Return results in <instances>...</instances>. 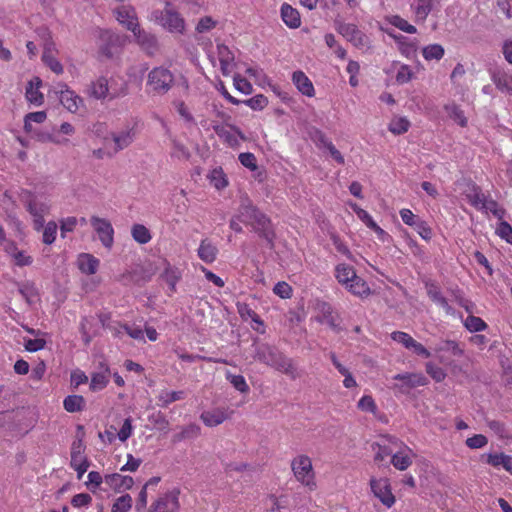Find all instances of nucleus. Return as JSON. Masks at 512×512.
I'll return each mask as SVG.
<instances>
[{"label":"nucleus","mask_w":512,"mask_h":512,"mask_svg":"<svg viewBox=\"0 0 512 512\" xmlns=\"http://www.w3.org/2000/svg\"><path fill=\"white\" fill-rule=\"evenodd\" d=\"M346 288L349 292L359 297H366L371 293L367 282L357 275L346 285Z\"/></svg>","instance_id":"nucleus-22"},{"label":"nucleus","mask_w":512,"mask_h":512,"mask_svg":"<svg viewBox=\"0 0 512 512\" xmlns=\"http://www.w3.org/2000/svg\"><path fill=\"white\" fill-rule=\"evenodd\" d=\"M63 406L69 413L81 412L86 406V401L81 395H68L63 401Z\"/></svg>","instance_id":"nucleus-24"},{"label":"nucleus","mask_w":512,"mask_h":512,"mask_svg":"<svg viewBox=\"0 0 512 512\" xmlns=\"http://www.w3.org/2000/svg\"><path fill=\"white\" fill-rule=\"evenodd\" d=\"M487 438L482 434H476L466 440V445L471 449L482 448L487 444Z\"/></svg>","instance_id":"nucleus-63"},{"label":"nucleus","mask_w":512,"mask_h":512,"mask_svg":"<svg viewBox=\"0 0 512 512\" xmlns=\"http://www.w3.org/2000/svg\"><path fill=\"white\" fill-rule=\"evenodd\" d=\"M211 184L218 190L225 188L228 185V180L221 167L214 168L210 174Z\"/></svg>","instance_id":"nucleus-34"},{"label":"nucleus","mask_w":512,"mask_h":512,"mask_svg":"<svg viewBox=\"0 0 512 512\" xmlns=\"http://www.w3.org/2000/svg\"><path fill=\"white\" fill-rule=\"evenodd\" d=\"M262 213L263 212H261L255 205H253L249 198H245L241 201L239 214L236 215V218L239 221L250 225L253 220H255Z\"/></svg>","instance_id":"nucleus-11"},{"label":"nucleus","mask_w":512,"mask_h":512,"mask_svg":"<svg viewBox=\"0 0 512 512\" xmlns=\"http://www.w3.org/2000/svg\"><path fill=\"white\" fill-rule=\"evenodd\" d=\"M150 423H152L158 430L163 431L165 433L169 430V422L166 419L165 415L158 411L153 413L148 417Z\"/></svg>","instance_id":"nucleus-40"},{"label":"nucleus","mask_w":512,"mask_h":512,"mask_svg":"<svg viewBox=\"0 0 512 512\" xmlns=\"http://www.w3.org/2000/svg\"><path fill=\"white\" fill-rule=\"evenodd\" d=\"M281 18L289 28L296 29L301 25L299 12L287 3L281 6Z\"/></svg>","instance_id":"nucleus-18"},{"label":"nucleus","mask_w":512,"mask_h":512,"mask_svg":"<svg viewBox=\"0 0 512 512\" xmlns=\"http://www.w3.org/2000/svg\"><path fill=\"white\" fill-rule=\"evenodd\" d=\"M438 350L451 352L454 356H462L464 353V350L459 346V344L453 340H446L442 342Z\"/></svg>","instance_id":"nucleus-50"},{"label":"nucleus","mask_w":512,"mask_h":512,"mask_svg":"<svg viewBox=\"0 0 512 512\" xmlns=\"http://www.w3.org/2000/svg\"><path fill=\"white\" fill-rule=\"evenodd\" d=\"M391 338L401 343L407 349H411V346L414 345V339L408 333L402 331L393 332Z\"/></svg>","instance_id":"nucleus-56"},{"label":"nucleus","mask_w":512,"mask_h":512,"mask_svg":"<svg viewBox=\"0 0 512 512\" xmlns=\"http://www.w3.org/2000/svg\"><path fill=\"white\" fill-rule=\"evenodd\" d=\"M201 419L205 425L212 427L221 424L225 420V415L222 412H204L201 415Z\"/></svg>","instance_id":"nucleus-45"},{"label":"nucleus","mask_w":512,"mask_h":512,"mask_svg":"<svg viewBox=\"0 0 512 512\" xmlns=\"http://www.w3.org/2000/svg\"><path fill=\"white\" fill-rule=\"evenodd\" d=\"M254 232L257 233L260 238L266 241V245L270 250L275 248L274 240L276 238V233L273 225L262 230H254Z\"/></svg>","instance_id":"nucleus-44"},{"label":"nucleus","mask_w":512,"mask_h":512,"mask_svg":"<svg viewBox=\"0 0 512 512\" xmlns=\"http://www.w3.org/2000/svg\"><path fill=\"white\" fill-rule=\"evenodd\" d=\"M242 104L249 106L255 111H261L268 105V99L263 94H258L252 98L241 100Z\"/></svg>","instance_id":"nucleus-37"},{"label":"nucleus","mask_w":512,"mask_h":512,"mask_svg":"<svg viewBox=\"0 0 512 512\" xmlns=\"http://www.w3.org/2000/svg\"><path fill=\"white\" fill-rule=\"evenodd\" d=\"M226 377L233 385V387L239 392L247 393L249 391V386L247 385L246 380L242 375H233L231 373H227Z\"/></svg>","instance_id":"nucleus-47"},{"label":"nucleus","mask_w":512,"mask_h":512,"mask_svg":"<svg viewBox=\"0 0 512 512\" xmlns=\"http://www.w3.org/2000/svg\"><path fill=\"white\" fill-rule=\"evenodd\" d=\"M422 54L426 60H440L444 55V48L440 44H431L423 48Z\"/></svg>","instance_id":"nucleus-35"},{"label":"nucleus","mask_w":512,"mask_h":512,"mask_svg":"<svg viewBox=\"0 0 512 512\" xmlns=\"http://www.w3.org/2000/svg\"><path fill=\"white\" fill-rule=\"evenodd\" d=\"M252 346L254 348L255 360L290 376L292 379L297 378L292 360L286 357L278 348L266 343L259 344L256 340Z\"/></svg>","instance_id":"nucleus-1"},{"label":"nucleus","mask_w":512,"mask_h":512,"mask_svg":"<svg viewBox=\"0 0 512 512\" xmlns=\"http://www.w3.org/2000/svg\"><path fill=\"white\" fill-rule=\"evenodd\" d=\"M58 93L60 94V102L65 108L73 113L78 110L79 103H82L83 100L79 96L75 95L73 91L69 90L66 84H59Z\"/></svg>","instance_id":"nucleus-12"},{"label":"nucleus","mask_w":512,"mask_h":512,"mask_svg":"<svg viewBox=\"0 0 512 512\" xmlns=\"http://www.w3.org/2000/svg\"><path fill=\"white\" fill-rule=\"evenodd\" d=\"M358 408L362 411L372 412L374 413L377 409V406L373 400V398L369 395H364L358 401Z\"/></svg>","instance_id":"nucleus-62"},{"label":"nucleus","mask_w":512,"mask_h":512,"mask_svg":"<svg viewBox=\"0 0 512 512\" xmlns=\"http://www.w3.org/2000/svg\"><path fill=\"white\" fill-rule=\"evenodd\" d=\"M464 326L470 332H480L487 328V324L480 317L469 315L464 321Z\"/></svg>","instance_id":"nucleus-36"},{"label":"nucleus","mask_w":512,"mask_h":512,"mask_svg":"<svg viewBox=\"0 0 512 512\" xmlns=\"http://www.w3.org/2000/svg\"><path fill=\"white\" fill-rule=\"evenodd\" d=\"M99 266V260L91 254L83 253L78 257V267L79 269L87 274L92 275L95 274Z\"/></svg>","instance_id":"nucleus-20"},{"label":"nucleus","mask_w":512,"mask_h":512,"mask_svg":"<svg viewBox=\"0 0 512 512\" xmlns=\"http://www.w3.org/2000/svg\"><path fill=\"white\" fill-rule=\"evenodd\" d=\"M109 380L105 373H93L91 376L90 390L99 391L104 389Z\"/></svg>","instance_id":"nucleus-46"},{"label":"nucleus","mask_w":512,"mask_h":512,"mask_svg":"<svg viewBox=\"0 0 512 512\" xmlns=\"http://www.w3.org/2000/svg\"><path fill=\"white\" fill-rule=\"evenodd\" d=\"M174 76L170 70L155 67L148 74L147 84L158 94H165L171 88Z\"/></svg>","instance_id":"nucleus-3"},{"label":"nucleus","mask_w":512,"mask_h":512,"mask_svg":"<svg viewBox=\"0 0 512 512\" xmlns=\"http://www.w3.org/2000/svg\"><path fill=\"white\" fill-rule=\"evenodd\" d=\"M217 248L207 240H203L198 248V256L206 263H212L216 259Z\"/></svg>","instance_id":"nucleus-26"},{"label":"nucleus","mask_w":512,"mask_h":512,"mask_svg":"<svg viewBox=\"0 0 512 512\" xmlns=\"http://www.w3.org/2000/svg\"><path fill=\"white\" fill-rule=\"evenodd\" d=\"M496 233L507 243L512 244V226L508 222L501 221L496 229Z\"/></svg>","instance_id":"nucleus-53"},{"label":"nucleus","mask_w":512,"mask_h":512,"mask_svg":"<svg viewBox=\"0 0 512 512\" xmlns=\"http://www.w3.org/2000/svg\"><path fill=\"white\" fill-rule=\"evenodd\" d=\"M43 62L56 74L63 73L62 64L54 58L52 55L47 54L46 52L42 55Z\"/></svg>","instance_id":"nucleus-57"},{"label":"nucleus","mask_w":512,"mask_h":512,"mask_svg":"<svg viewBox=\"0 0 512 512\" xmlns=\"http://www.w3.org/2000/svg\"><path fill=\"white\" fill-rule=\"evenodd\" d=\"M252 226V230H262L267 227L272 226L271 219L264 213L258 216L253 222L250 224Z\"/></svg>","instance_id":"nucleus-64"},{"label":"nucleus","mask_w":512,"mask_h":512,"mask_svg":"<svg viewBox=\"0 0 512 512\" xmlns=\"http://www.w3.org/2000/svg\"><path fill=\"white\" fill-rule=\"evenodd\" d=\"M42 85V81L39 77H34L32 80L28 82V86L26 87V98L27 100L35 105H41L44 102V96L39 91L40 86Z\"/></svg>","instance_id":"nucleus-17"},{"label":"nucleus","mask_w":512,"mask_h":512,"mask_svg":"<svg viewBox=\"0 0 512 512\" xmlns=\"http://www.w3.org/2000/svg\"><path fill=\"white\" fill-rule=\"evenodd\" d=\"M131 234L133 239L140 244H146L151 240L149 230L142 224H134L131 229Z\"/></svg>","instance_id":"nucleus-32"},{"label":"nucleus","mask_w":512,"mask_h":512,"mask_svg":"<svg viewBox=\"0 0 512 512\" xmlns=\"http://www.w3.org/2000/svg\"><path fill=\"white\" fill-rule=\"evenodd\" d=\"M151 19L171 33H183L185 28L184 19L178 12L172 9L169 2L166 3V7L163 10H154L151 14Z\"/></svg>","instance_id":"nucleus-2"},{"label":"nucleus","mask_w":512,"mask_h":512,"mask_svg":"<svg viewBox=\"0 0 512 512\" xmlns=\"http://www.w3.org/2000/svg\"><path fill=\"white\" fill-rule=\"evenodd\" d=\"M337 31L357 46L364 44L366 37L354 24L339 23L337 25Z\"/></svg>","instance_id":"nucleus-15"},{"label":"nucleus","mask_w":512,"mask_h":512,"mask_svg":"<svg viewBox=\"0 0 512 512\" xmlns=\"http://www.w3.org/2000/svg\"><path fill=\"white\" fill-rule=\"evenodd\" d=\"M99 53L106 57L107 59H111L113 57V48L123 47L126 43V37L124 35H119L111 30L100 29L99 30Z\"/></svg>","instance_id":"nucleus-5"},{"label":"nucleus","mask_w":512,"mask_h":512,"mask_svg":"<svg viewBox=\"0 0 512 512\" xmlns=\"http://www.w3.org/2000/svg\"><path fill=\"white\" fill-rule=\"evenodd\" d=\"M200 434V427L194 423L182 428L181 432L175 434L172 438L173 443H178L186 439H194Z\"/></svg>","instance_id":"nucleus-28"},{"label":"nucleus","mask_w":512,"mask_h":512,"mask_svg":"<svg viewBox=\"0 0 512 512\" xmlns=\"http://www.w3.org/2000/svg\"><path fill=\"white\" fill-rule=\"evenodd\" d=\"M181 275L177 268L168 265L164 272L161 274V278L169 285L170 291H176V284L179 281Z\"/></svg>","instance_id":"nucleus-30"},{"label":"nucleus","mask_w":512,"mask_h":512,"mask_svg":"<svg viewBox=\"0 0 512 512\" xmlns=\"http://www.w3.org/2000/svg\"><path fill=\"white\" fill-rule=\"evenodd\" d=\"M238 159L244 167L250 169L251 171H255L258 169L257 160L253 153H250V152L241 153V154H239Z\"/></svg>","instance_id":"nucleus-51"},{"label":"nucleus","mask_w":512,"mask_h":512,"mask_svg":"<svg viewBox=\"0 0 512 512\" xmlns=\"http://www.w3.org/2000/svg\"><path fill=\"white\" fill-rule=\"evenodd\" d=\"M104 481L109 487L118 493L123 490L131 489L134 484V480L131 476H122L118 473L106 475Z\"/></svg>","instance_id":"nucleus-14"},{"label":"nucleus","mask_w":512,"mask_h":512,"mask_svg":"<svg viewBox=\"0 0 512 512\" xmlns=\"http://www.w3.org/2000/svg\"><path fill=\"white\" fill-rule=\"evenodd\" d=\"M385 32L391 36L398 44L400 52L408 58H412L416 56L417 46L413 42H408V38L399 34L396 35L392 31L385 30Z\"/></svg>","instance_id":"nucleus-19"},{"label":"nucleus","mask_w":512,"mask_h":512,"mask_svg":"<svg viewBox=\"0 0 512 512\" xmlns=\"http://www.w3.org/2000/svg\"><path fill=\"white\" fill-rule=\"evenodd\" d=\"M487 426L500 438H506L507 437V430L505 427V424L503 422H500L498 420H486Z\"/></svg>","instance_id":"nucleus-59"},{"label":"nucleus","mask_w":512,"mask_h":512,"mask_svg":"<svg viewBox=\"0 0 512 512\" xmlns=\"http://www.w3.org/2000/svg\"><path fill=\"white\" fill-rule=\"evenodd\" d=\"M386 20L393 26L397 27L403 32L414 34L417 32L415 26L409 24L405 19L400 17L399 15H391L386 17Z\"/></svg>","instance_id":"nucleus-31"},{"label":"nucleus","mask_w":512,"mask_h":512,"mask_svg":"<svg viewBox=\"0 0 512 512\" xmlns=\"http://www.w3.org/2000/svg\"><path fill=\"white\" fill-rule=\"evenodd\" d=\"M134 133L133 131L126 130L119 134L112 133V139L115 142V152H119L124 148L128 147L133 142Z\"/></svg>","instance_id":"nucleus-27"},{"label":"nucleus","mask_w":512,"mask_h":512,"mask_svg":"<svg viewBox=\"0 0 512 512\" xmlns=\"http://www.w3.org/2000/svg\"><path fill=\"white\" fill-rule=\"evenodd\" d=\"M91 225L99 235V239L106 248H111L114 242V229L111 223L96 216L91 218Z\"/></svg>","instance_id":"nucleus-9"},{"label":"nucleus","mask_w":512,"mask_h":512,"mask_svg":"<svg viewBox=\"0 0 512 512\" xmlns=\"http://www.w3.org/2000/svg\"><path fill=\"white\" fill-rule=\"evenodd\" d=\"M317 309L320 315L317 316V321L327 324L332 330L339 331L340 327L337 323L338 316L334 314L332 306L327 302H319Z\"/></svg>","instance_id":"nucleus-10"},{"label":"nucleus","mask_w":512,"mask_h":512,"mask_svg":"<svg viewBox=\"0 0 512 512\" xmlns=\"http://www.w3.org/2000/svg\"><path fill=\"white\" fill-rule=\"evenodd\" d=\"M391 463L396 469L403 471L411 465L412 461L409 456L396 453L393 454Z\"/></svg>","instance_id":"nucleus-49"},{"label":"nucleus","mask_w":512,"mask_h":512,"mask_svg":"<svg viewBox=\"0 0 512 512\" xmlns=\"http://www.w3.org/2000/svg\"><path fill=\"white\" fill-rule=\"evenodd\" d=\"M410 126L409 121L406 118H398L393 120L389 125V131L393 134L400 135L405 133Z\"/></svg>","instance_id":"nucleus-48"},{"label":"nucleus","mask_w":512,"mask_h":512,"mask_svg":"<svg viewBox=\"0 0 512 512\" xmlns=\"http://www.w3.org/2000/svg\"><path fill=\"white\" fill-rule=\"evenodd\" d=\"M354 268L348 264L341 263L335 268V276L340 284L348 285L356 276Z\"/></svg>","instance_id":"nucleus-23"},{"label":"nucleus","mask_w":512,"mask_h":512,"mask_svg":"<svg viewBox=\"0 0 512 512\" xmlns=\"http://www.w3.org/2000/svg\"><path fill=\"white\" fill-rule=\"evenodd\" d=\"M234 85L238 91L244 94L252 93L253 89L251 83L247 79L241 77L240 75L234 77Z\"/></svg>","instance_id":"nucleus-61"},{"label":"nucleus","mask_w":512,"mask_h":512,"mask_svg":"<svg viewBox=\"0 0 512 512\" xmlns=\"http://www.w3.org/2000/svg\"><path fill=\"white\" fill-rule=\"evenodd\" d=\"M418 4L415 7V14L417 20L425 21L429 13L432 11V0H417Z\"/></svg>","instance_id":"nucleus-38"},{"label":"nucleus","mask_w":512,"mask_h":512,"mask_svg":"<svg viewBox=\"0 0 512 512\" xmlns=\"http://www.w3.org/2000/svg\"><path fill=\"white\" fill-rule=\"evenodd\" d=\"M78 430L82 431V435L80 438L74 440L72 443L70 465H75L76 463L81 461V457H86L84 455L86 446L83 442V438L85 435L84 427L82 425H78Z\"/></svg>","instance_id":"nucleus-21"},{"label":"nucleus","mask_w":512,"mask_h":512,"mask_svg":"<svg viewBox=\"0 0 512 512\" xmlns=\"http://www.w3.org/2000/svg\"><path fill=\"white\" fill-rule=\"evenodd\" d=\"M292 81L297 89L305 96L312 97L315 94L314 86L311 80L302 71H295L292 75Z\"/></svg>","instance_id":"nucleus-16"},{"label":"nucleus","mask_w":512,"mask_h":512,"mask_svg":"<svg viewBox=\"0 0 512 512\" xmlns=\"http://www.w3.org/2000/svg\"><path fill=\"white\" fill-rule=\"evenodd\" d=\"M294 476L302 484L312 489L315 486L314 472L312 468L311 459L306 455H301L295 458L291 463Z\"/></svg>","instance_id":"nucleus-4"},{"label":"nucleus","mask_w":512,"mask_h":512,"mask_svg":"<svg viewBox=\"0 0 512 512\" xmlns=\"http://www.w3.org/2000/svg\"><path fill=\"white\" fill-rule=\"evenodd\" d=\"M492 80L495 86L502 92L512 94V87L510 86V80L507 75L501 73H494Z\"/></svg>","instance_id":"nucleus-42"},{"label":"nucleus","mask_w":512,"mask_h":512,"mask_svg":"<svg viewBox=\"0 0 512 512\" xmlns=\"http://www.w3.org/2000/svg\"><path fill=\"white\" fill-rule=\"evenodd\" d=\"M179 494L180 490L176 488L165 493L153 503L148 512H177L180 508Z\"/></svg>","instance_id":"nucleus-8"},{"label":"nucleus","mask_w":512,"mask_h":512,"mask_svg":"<svg viewBox=\"0 0 512 512\" xmlns=\"http://www.w3.org/2000/svg\"><path fill=\"white\" fill-rule=\"evenodd\" d=\"M57 233V224L53 221L47 223L43 232V242L45 244H52L55 241Z\"/></svg>","instance_id":"nucleus-55"},{"label":"nucleus","mask_w":512,"mask_h":512,"mask_svg":"<svg viewBox=\"0 0 512 512\" xmlns=\"http://www.w3.org/2000/svg\"><path fill=\"white\" fill-rule=\"evenodd\" d=\"M18 291L21 296L26 300V302L31 305L33 303V299L39 296V292L34 282L25 281L18 282Z\"/></svg>","instance_id":"nucleus-25"},{"label":"nucleus","mask_w":512,"mask_h":512,"mask_svg":"<svg viewBox=\"0 0 512 512\" xmlns=\"http://www.w3.org/2000/svg\"><path fill=\"white\" fill-rule=\"evenodd\" d=\"M371 490L383 505L390 508L395 503V497L391 492V486L387 478L370 479Z\"/></svg>","instance_id":"nucleus-6"},{"label":"nucleus","mask_w":512,"mask_h":512,"mask_svg":"<svg viewBox=\"0 0 512 512\" xmlns=\"http://www.w3.org/2000/svg\"><path fill=\"white\" fill-rule=\"evenodd\" d=\"M26 209L35 218L36 224L43 225V204L37 203L35 199H30L26 202Z\"/></svg>","instance_id":"nucleus-33"},{"label":"nucleus","mask_w":512,"mask_h":512,"mask_svg":"<svg viewBox=\"0 0 512 512\" xmlns=\"http://www.w3.org/2000/svg\"><path fill=\"white\" fill-rule=\"evenodd\" d=\"M183 391H162L158 397L162 407H167L170 403L181 400L183 398Z\"/></svg>","instance_id":"nucleus-41"},{"label":"nucleus","mask_w":512,"mask_h":512,"mask_svg":"<svg viewBox=\"0 0 512 512\" xmlns=\"http://www.w3.org/2000/svg\"><path fill=\"white\" fill-rule=\"evenodd\" d=\"M426 372L429 374L436 382H441L445 379L446 373L445 371L432 362L426 363Z\"/></svg>","instance_id":"nucleus-54"},{"label":"nucleus","mask_w":512,"mask_h":512,"mask_svg":"<svg viewBox=\"0 0 512 512\" xmlns=\"http://www.w3.org/2000/svg\"><path fill=\"white\" fill-rule=\"evenodd\" d=\"M136 41L139 46L144 50L149 56H153L158 51V41L155 35L141 29L135 35Z\"/></svg>","instance_id":"nucleus-13"},{"label":"nucleus","mask_w":512,"mask_h":512,"mask_svg":"<svg viewBox=\"0 0 512 512\" xmlns=\"http://www.w3.org/2000/svg\"><path fill=\"white\" fill-rule=\"evenodd\" d=\"M427 295L430 297V299L436 303L439 302V300L443 297L440 291L439 286L432 281H427L425 283Z\"/></svg>","instance_id":"nucleus-60"},{"label":"nucleus","mask_w":512,"mask_h":512,"mask_svg":"<svg viewBox=\"0 0 512 512\" xmlns=\"http://www.w3.org/2000/svg\"><path fill=\"white\" fill-rule=\"evenodd\" d=\"M108 81L104 77H100L92 86V95L97 99L105 98L108 94Z\"/></svg>","instance_id":"nucleus-39"},{"label":"nucleus","mask_w":512,"mask_h":512,"mask_svg":"<svg viewBox=\"0 0 512 512\" xmlns=\"http://www.w3.org/2000/svg\"><path fill=\"white\" fill-rule=\"evenodd\" d=\"M217 48H218L220 66H223V67L228 66L234 60L233 53L224 44L218 45Z\"/></svg>","instance_id":"nucleus-52"},{"label":"nucleus","mask_w":512,"mask_h":512,"mask_svg":"<svg viewBox=\"0 0 512 512\" xmlns=\"http://www.w3.org/2000/svg\"><path fill=\"white\" fill-rule=\"evenodd\" d=\"M469 202L476 208H483V203H486V197L483 194L481 188L476 184H472L469 192L466 194Z\"/></svg>","instance_id":"nucleus-29"},{"label":"nucleus","mask_w":512,"mask_h":512,"mask_svg":"<svg viewBox=\"0 0 512 512\" xmlns=\"http://www.w3.org/2000/svg\"><path fill=\"white\" fill-rule=\"evenodd\" d=\"M273 292L282 299H288L292 296V287L288 283L281 281L274 286Z\"/></svg>","instance_id":"nucleus-58"},{"label":"nucleus","mask_w":512,"mask_h":512,"mask_svg":"<svg viewBox=\"0 0 512 512\" xmlns=\"http://www.w3.org/2000/svg\"><path fill=\"white\" fill-rule=\"evenodd\" d=\"M394 380L401 381V384H395L394 389L400 393L407 394L410 389L425 386L428 384V379L421 373H402L393 377Z\"/></svg>","instance_id":"nucleus-7"},{"label":"nucleus","mask_w":512,"mask_h":512,"mask_svg":"<svg viewBox=\"0 0 512 512\" xmlns=\"http://www.w3.org/2000/svg\"><path fill=\"white\" fill-rule=\"evenodd\" d=\"M132 506V498L125 494L116 499L111 512H128Z\"/></svg>","instance_id":"nucleus-43"}]
</instances>
